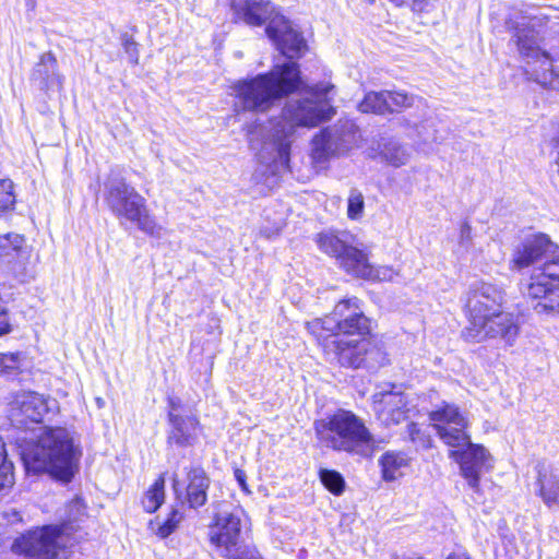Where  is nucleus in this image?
Segmentation results:
<instances>
[{
  "instance_id": "f257e3e1",
  "label": "nucleus",
  "mask_w": 559,
  "mask_h": 559,
  "mask_svg": "<svg viewBox=\"0 0 559 559\" xmlns=\"http://www.w3.org/2000/svg\"><path fill=\"white\" fill-rule=\"evenodd\" d=\"M333 91L334 85L328 82L307 87L308 96L288 100L281 118L270 122L266 135H262V128L249 132L250 146L259 151L261 158L287 167L290 143L297 128H314L334 116L335 110L331 105Z\"/></svg>"
},
{
  "instance_id": "f03ea898",
  "label": "nucleus",
  "mask_w": 559,
  "mask_h": 559,
  "mask_svg": "<svg viewBox=\"0 0 559 559\" xmlns=\"http://www.w3.org/2000/svg\"><path fill=\"white\" fill-rule=\"evenodd\" d=\"M506 295L502 288L487 282H475L465 296L467 325L462 335L466 341L481 343L499 341L513 346L520 334L519 317L504 311Z\"/></svg>"
},
{
  "instance_id": "7ed1b4c3",
  "label": "nucleus",
  "mask_w": 559,
  "mask_h": 559,
  "mask_svg": "<svg viewBox=\"0 0 559 559\" xmlns=\"http://www.w3.org/2000/svg\"><path fill=\"white\" fill-rule=\"evenodd\" d=\"M533 267L524 294L538 299L537 313L559 312V251L545 235L526 239L519 245L510 260V269L522 271Z\"/></svg>"
},
{
  "instance_id": "20e7f679",
  "label": "nucleus",
  "mask_w": 559,
  "mask_h": 559,
  "mask_svg": "<svg viewBox=\"0 0 559 559\" xmlns=\"http://www.w3.org/2000/svg\"><path fill=\"white\" fill-rule=\"evenodd\" d=\"M429 418L433 421L440 439L449 447L457 449L451 452V457L460 464L461 475L469 488L479 492L480 475L492 468L491 456L484 447L471 442L466 432V417L455 405L444 404L431 412Z\"/></svg>"
},
{
  "instance_id": "39448f33",
  "label": "nucleus",
  "mask_w": 559,
  "mask_h": 559,
  "mask_svg": "<svg viewBox=\"0 0 559 559\" xmlns=\"http://www.w3.org/2000/svg\"><path fill=\"white\" fill-rule=\"evenodd\" d=\"M80 455L71 433L61 427L44 428L37 439L22 451L28 472H46L62 481H70L74 476Z\"/></svg>"
},
{
  "instance_id": "423d86ee",
  "label": "nucleus",
  "mask_w": 559,
  "mask_h": 559,
  "mask_svg": "<svg viewBox=\"0 0 559 559\" xmlns=\"http://www.w3.org/2000/svg\"><path fill=\"white\" fill-rule=\"evenodd\" d=\"M300 86L301 78L297 62L289 60L276 63L270 72L239 81L233 86L235 108L264 112Z\"/></svg>"
},
{
  "instance_id": "0eeeda50",
  "label": "nucleus",
  "mask_w": 559,
  "mask_h": 559,
  "mask_svg": "<svg viewBox=\"0 0 559 559\" xmlns=\"http://www.w3.org/2000/svg\"><path fill=\"white\" fill-rule=\"evenodd\" d=\"M318 439L334 451L367 455L374 443L372 433L356 414L338 409L326 419L314 423Z\"/></svg>"
},
{
  "instance_id": "6e6552de",
  "label": "nucleus",
  "mask_w": 559,
  "mask_h": 559,
  "mask_svg": "<svg viewBox=\"0 0 559 559\" xmlns=\"http://www.w3.org/2000/svg\"><path fill=\"white\" fill-rule=\"evenodd\" d=\"M104 201L118 219L135 224L151 237H162L163 227L150 214L145 198L120 175L112 173L104 182Z\"/></svg>"
},
{
  "instance_id": "1a4fd4ad",
  "label": "nucleus",
  "mask_w": 559,
  "mask_h": 559,
  "mask_svg": "<svg viewBox=\"0 0 559 559\" xmlns=\"http://www.w3.org/2000/svg\"><path fill=\"white\" fill-rule=\"evenodd\" d=\"M511 41L527 60L532 80L545 87H559V34L552 38L548 50H542L537 32L523 23L514 27Z\"/></svg>"
},
{
  "instance_id": "9d476101",
  "label": "nucleus",
  "mask_w": 559,
  "mask_h": 559,
  "mask_svg": "<svg viewBox=\"0 0 559 559\" xmlns=\"http://www.w3.org/2000/svg\"><path fill=\"white\" fill-rule=\"evenodd\" d=\"M245 511L239 506L219 504L210 540L226 559H260L259 552L241 535Z\"/></svg>"
},
{
  "instance_id": "9b49d317",
  "label": "nucleus",
  "mask_w": 559,
  "mask_h": 559,
  "mask_svg": "<svg viewBox=\"0 0 559 559\" xmlns=\"http://www.w3.org/2000/svg\"><path fill=\"white\" fill-rule=\"evenodd\" d=\"M70 543L69 524H49L15 538L12 550L25 559H59Z\"/></svg>"
},
{
  "instance_id": "f8f14e48",
  "label": "nucleus",
  "mask_w": 559,
  "mask_h": 559,
  "mask_svg": "<svg viewBox=\"0 0 559 559\" xmlns=\"http://www.w3.org/2000/svg\"><path fill=\"white\" fill-rule=\"evenodd\" d=\"M358 138V129L353 122H338L314 135L312 158L317 164H323L330 157L349 151L356 145Z\"/></svg>"
},
{
  "instance_id": "ddd939ff",
  "label": "nucleus",
  "mask_w": 559,
  "mask_h": 559,
  "mask_svg": "<svg viewBox=\"0 0 559 559\" xmlns=\"http://www.w3.org/2000/svg\"><path fill=\"white\" fill-rule=\"evenodd\" d=\"M323 350L331 361L348 368L361 367L367 364L369 356L378 353L370 349L369 341L364 337L349 340L338 334L331 335L325 340Z\"/></svg>"
},
{
  "instance_id": "4468645a",
  "label": "nucleus",
  "mask_w": 559,
  "mask_h": 559,
  "mask_svg": "<svg viewBox=\"0 0 559 559\" xmlns=\"http://www.w3.org/2000/svg\"><path fill=\"white\" fill-rule=\"evenodd\" d=\"M265 33L281 53L289 59L299 57L307 48L301 34L281 13L272 17L265 28Z\"/></svg>"
},
{
  "instance_id": "2eb2a0df",
  "label": "nucleus",
  "mask_w": 559,
  "mask_h": 559,
  "mask_svg": "<svg viewBox=\"0 0 559 559\" xmlns=\"http://www.w3.org/2000/svg\"><path fill=\"white\" fill-rule=\"evenodd\" d=\"M48 400L36 392L19 393L10 409V419L19 428H27L29 424H38L48 413Z\"/></svg>"
},
{
  "instance_id": "dca6fc26",
  "label": "nucleus",
  "mask_w": 559,
  "mask_h": 559,
  "mask_svg": "<svg viewBox=\"0 0 559 559\" xmlns=\"http://www.w3.org/2000/svg\"><path fill=\"white\" fill-rule=\"evenodd\" d=\"M353 237L343 233L334 235L331 233H322L318 235L317 243L319 248L326 254L335 257L341 266L352 274L364 251L352 245Z\"/></svg>"
},
{
  "instance_id": "f3484780",
  "label": "nucleus",
  "mask_w": 559,
  "mask_h": 559,
  "mask_svg": "<svg viewBox=\"0 0 559 559\" xmlns=\"http://www.w3.org/2000/svg\"><path fill=\"white\" fill-rule=\"evenodd\" d=\"M373 408L385 426L397 425L407 418L409 412L406 396L397 392H379L373 395Z\"/></svg>"
},
{
  "instance_id": "a211bd4d",
  "label": "nucleus",
  "mask_w": 559,
  "mask_h": 559,
  "mask_svg": "<svg viewBox=\"0 0 559 559\" xmlns=\"http://www.w3.org/2000/svg\"><path fill=\"white\" fill-rule=\"evenodd\" d=\"M233 19L251 26L270 23L277 9L269 0H237L231 3Z\"/></svg>"
},
{
  "instance_id": "6ab92c4d",
  "label": "nucleus",
  "mask_w": 559,
  "mask_h": 559,
  "mask_svg": "<svg viewBox=\"0 0 559 559\" xmlns=\"http://www.w3.org/2000/svg\"><path fill=\"white\" fill-rule=\"evenodd\" d=\"M31 80L45 92L63 90L64 76L59 71L58 60L51 51L40 55L31 73Z\"/></svg>"
},
{
  "instance_id": "aec40b11",
  "label": "nucleus",
  "mask_w": 559,
  "mask_h": 559,
  "mask_svg": "<svg viewBox=\"0 0 559 559\" xmlns=\"http://www.w3.org/2000/svg\"><path fill=\"white\" fill-rule=\"evenodd\" d=\"M168 421L171 426L167 437L168 443L186 448L198 441L200 421L195 415L168 412Z\"/></svg>"
},
{
  "instance_id": "412c9836",
  "label": "nucleus",
  "mask_w": 559,
  "mask_h": 559,
  "mask_svg": "<svg viewBox=\"0 0 559 559\" xmlns=\"http://www.w3.org/2000/svg\"><path fill=\"white\" fill-rule=\"evenodd\" d=\"M210 479L202 467H191L188 471V485L186 488V501L192 509L205 504Z\"/></svg>"
},
{
  "instance_id": "4be33fe9",
  "label": "nucleus",
  "mask_w": 559,
  "mask_h": 559,
  "mask_svg": "<svg viewBox=\"0 0 559 559\" xmlns=\"http://www.w3.org/2000/svg\"><path fill=\"white\" fill-rule=\"evenodd\" d=\"M411 459L402 451H386L379 459L382 478L394 481L404 476L409 466Z\"/></svg>"
},
{
  "instance_id": "5701e85b",
  "label": "nucleus",
  "mask_w": 559,
  "mask_h": 559,
  "mask_svg": "<svg viewBox=\"0 0 559 559\" xmlns=\"http://www.w3.org/2000/svg\"><path fill=\"white\" fill-rule=\"evenodd\" d=\"M36 263L37 257H33L32 249L24 242L17 254L13 258V262H8L5 265L16 277L27 281L35 277Z\"/></svg>"
},
{
  "instance_id": "b1692460",
  "label": "nucleus",
  "mask_w": 559,
  "mask_h": 559,
  "mask_svg": "<svg viewBox=\"0 0 559 559\" xmlns=\"http://www.w3.org/2000/svg\"><path fill=\"white\" fill-rule=\"evenodd\" d=\"M333 325L334 334H338L340 336H348L358 335L360 337L365 336L369 333V320L364 314L362 311L354 312V316H349L348 319H343L340 323H333V321H328Z\"/></svg>"
},
{
  "instance_id": "393cba45",
  "label": "nucleus",
  "mask_w": 559,
  "mask_h": 559,
  "mask_svg": "<svg viewBox=\"0 0 559 559\" xmlns=\"http://www.w3.org/2000/svg\"><path fill=\"white\" fill-rule=\"evenodd\" d=\"M352 275L365 280L392 281L395 273L391 267L380 266L374 269L368 261L367 254L362 252L361 259L358 260Z\"/></svg>"
},
{
  "instance_id": "a878e982",
  "label": "nucleus",
  "mask_w": 559,
  "mask_h": 559,
  "mask_svg": "<svg viewBox=\"0 0 559 559\" xmlns=\"http://www.w3.org/2000/svg\"><path fill=\"white\" fill-rule=\"evenodd\" d=\"M388 96H390L388 90L369 92L358 104V109L365 114L385 115L392 109L391 103H388Z\"/></svg>"
},
{
  "instance_id": "bb28decb",
  "label": "nucleus",
  "mask_w": 559,
  "mask_h": 559,
  "mask_svg": "<svg viewBox=\"0 0 559 559\" xmlns=\"http://www.w3.org/2000/svg\"><path fill=\"white\" fill-rule=\"evenodd\" d=\"M539 496L551 507L559 504V478L554 474L538 473Z\"/></svg>"
},
{
  "instance_id": "cd10ccee",
  "label": "nucleus",
  "mask_w": 559,
  "mask_h": 559,
  "mask_svg": "<svg viewBox=\"0 0 559 559\" xmlns=\"http://www.w3.org/2000/svg\"><path fill=\"white\" fill-rule=\"evenodd\" d=\"M165 500V475L162 474L145 492L142 499L143 508L146 512H155Z\"/></svg>"
},
{
  "instance_id": "c85d7f7f",
  "label": "nucleus",
  "mask_w": 559,
  "mask_h": 559,
  "mask_svg": "<svg viewBox=\"0 0 559 559\" xmlns=\"http://www.w3.org/2000/svg\"><path fill=\"white\" fill-rule=\"evenodd\" d=\"M25 242L23 236L19 234H7L0 236V260L5 265L8 262H13V258L20 251V248Z\"/></svg>"
},
{
  "instance_id": "c756f323",
  "label": "nucleus",
  "mask_w": 559,
  "mask_h": 559,
  "mask_svg": "<svg viewBox=\"0 0 559 559\" xmlns=\"http://www.w3.org/2000/svg\"><path fill=\"white\" fill-rule=\"evenodd\" d=\"M182 520L183 514L179 510L173 509L163 523L151 521L150 528L160 538H166L177 530Z\"/></svg>"
},
{
  "instance_id": "7c9ffc66",
  "label": "nucleus",
  "mask_w": 559,
  "mask_h": 559,
  "mask_svg": "<svg viewBox=\"0 0 559 559\" xmlns=\"http://www.w3.org/2000/svg\"><path fill=\"white\" fill-rule=\"evenodd\" d=\"M359 302L360 300L356 297L338 301L329 316L330 320H333V323H340L343 319H348L349 316H354V312L362 311Z\"/></svg>"
},
{
  "instance_id": "2f4dec72",
  "label": "nucleus",
  "mask_w": 559,
  "mask_h": 559,
  "mask_svg": "<svg viewBox=\"0 0 559 559\" xmlns=\"http://www.w3.org/2000/svg\"><path fill=\"white\" fill-rule=\"evenodd\" d=\"M381 154L383 158L394 167L405 165L409 158L407 150L396 142L385 144Z\"/></svg>"
},
{
  "instance_id": "473e14b6",
  "label": "nucleus",
  "mask_w": 559,
  "mask_h": 559,
  "mask_svg": "<svg viewBox=\"0 0 559 559\" xmlns=\"http://www.w3.org/2000/svg\"><path fill=\"white\" fill-rule=\"evenodd\" d=\"M388 103H391L392 109L388 114L394 111H402L404 109L413 107L416 102H420V98L413 94H408L405 91H389Z\"/></svg>"
},
{
  "instance_id": "72a5a7b5",
  "label": "nucleus",
  "mask_w": 559,
  "mask_h": 559,
  "mask_svg": "<svg viewBox=\"0 0 559 559\" xmlns=\"http://www.w3.org/2000/svg\"><path fill=\"white\" fill-rule=\"evenodd\" d=\"M15 204L14 183L11 179H0V217L12 211Z\"/></svg>"
},
{
  "instance_id": "f704fd0d",
  "label": "nucleus",
  "mask_w": 559,
  "mask_h": 559,
  "mask_svg": "<svg viewBox=\"0 0 559 559\" xmlns=\"http://www.w3.org/2000/svg\"><path fill=\"white\" fill-rule=\"evenodd\" d=\"M13 485V465L7 459V450L0 438V492Z\"/></svg>"
},
{
  "instance_id": "c9c22d12",
  "label": "nucleus",
  "mask_w": 559,
  "mask_h": 559,
  "mask_svg": "<svg viewBox=\"0 0 559 559\" xmlns=\"http://www.w3.org/2000/svg\"><path fill=\"white\" fill-rule=\"evenodd\" d=\"M85 515V506L81 498L75 497L67 506V519L62 523L69 524L70 537L75 532L74 524Z\"/></svg>"
},
{
  "instance_id": "e433bc0d",
  "label": "nucleus",
  "mask_w": 559,
  "mask_h": 559,
  "mask_svg": "<svg viewBox=\"0 0 559 559\" xmlns=\"http://www.w3.org/2000/svg\"><path fill=\"white\" fill-rule=\"evenodd\" d=\"M24 356L22 353H0V373L11 376L20 371Z\"/></svg>"
},
{
  "instance_id": "4c0bfd02",
  "label": "nucleus",
  "mask_w": 559,
  "mask_h": 559,
  "mask_svg": "<svg viewBox=\"0 0 559 559\" xmlns=\"http://www.w3.org/2000/svg\"><path fill=\"white\" fill-rule=\"evenodd\" d=\"M331 321L329 316L324 318L314 319L311 322H307V329L310 333H312L319 341L324 344L325 340L331 335H335L333 331V325L328 323Z\"/></svg>"
},
{
  "instance_id": "58836bf2",
  "label": "nucleus",
  "mask_w": 559,
  "mask_h": 559,
  "mask_svg": "<svg viewBox=\"0 0 559 559\" xmlns=\"http://www.w3.org/2000/svg\"><path fill=\"white\" fill-rule=\"evenodd\" d=\"M320 479L324 487L332 493L341 495L343 492L345 481L340 473L330 469H321Z\"/></svg>"
},
{
  "instance_id": "ea45409f",
  "label": "nucleus",
  "mask_w": 559,
  "mask_h": 559,
  "mask_svg": "<svg viewBox=\"0 0 559 559\" xmlns=\"http://www.w3.org/2000/svg\"><path fill=\"white\" fill-rule=\"evenodd\" d=\"M364 197L360 192L353 190L348 197L347 216L350 219H358L364 212Z\"/></svg>"
},
{
  "instance_id": "a19ab883",
  "label": "nucleus",
  "mask_w": 559,
  "mask_h": 559,
  "mask_svg": "<svg viewBox=\"0 0 559 559\" xmlns=\"http://www.w3.org/2000/svg\"><path fill=\"white\" fill-rule=\"evenodd\" d=\"M122 46H123L124 52L128 55L129 61L133 64H138L139 50H138V44L133 40V38L124 35L123 39H122Z\"/></svg>"
},
{
  "instance_id": "79ce46f5",
  "label": "nucleus",
  "mask_w": 559,
  "mask_h": 559,
  "mask_svg": "<svg viewBox=\"0 0 559 559\" xmlns=\"http://www.w3.org/2000/svg\"><path fill=\"white\" fill-rule=\"evenodd\" d=\"M459 243L464 248H468L472 243V227L467 222H464L461 225Z\"/></svg>"
},
{
  "instance_id": "37998d69",
  "label": "nucleus",
  "mask_w": 559,
  "mask_h": 559,
  "mask_svg": "<svg viewBox=\"0 0 559 559\" xmlns=\"http://www.w3.org/2000/svg\"><path fill=\"white\" fill-rule=\"evenodd\" d=\"M234 475H235L236 480H237V481H238V484L240 485L241 489H242L245 492L249 493V492H250V490H249L248 485H247V481H246V479H247L246 472H245V471H242V469H240V468H235V471H234Z\"/></svg>"
},
{
  "instance_id": "c03bdc74",
  "label": "nucleus",
  "mask_w": 559,
  "mask_h": 559,
  "mask_svg": "<svg viewBox=\"0 0 559 559\" xmlns=\"http://www.w3.org/2000/svg\"><path fill=\"white\" fill-rule=\"evenodd\" d=\"M11 332V325L8 320L7 311L0 313V336Z\"/></svg>"
},
{
  "instance_id": "a18cd8bd",
  "label": "nucleus",
  "mask_w": 559,
  "mask_h": 559,
  "mask_svg": "<svg viewBox=\"0 0 559 559\" xmlns=\"http://www.w3.org/2000/svg\"><path fill=\"white\" fill-rule=\"evenodd\" d=\"M181 406V402L179 399H169V412H174V414H179L178 411Z\"/></svg>"
},
{
  "instance_id": "49530a36",
  "label": "nucleus",
  "mask_w": 559,
  "mask_h": 559,
  "mask_svg": "<svg viewBox=\"0 0 559 559\" xmlns=\"http://www.w3.org/2000/svg\"><path fill=\"white\" fill-rule=\"evenodd\" d=\"M448 559H471V558L467 555L462 554V555H451L448 557Z\"/></svg>"
},
{
  "instance_id": "de8ad7c7",
  "label": "nucleus",
  "mask_w": 559,
  "mask_h": 559,
  "mask_svg": "<svg viewBox=\"0 0 559 559\" xmlns=\"http://www.w3.org/2000/svg\"><path fill=\"white\" fill-rule=\"evenodd\" d=\"M178 485H179L178 478H177V476H175L173 479V487L176 492H178Z\"/></svg>"
},
{
  "instance_id": "09e8293b",
  "label": "nucleus",
  "mask_w": 559,
  "mask_h": 559,
  "mask_svg": "<svg viewBox=\"0 0 559 559\" xmlns=\"http://www.w3.org/2000/svg\"><path fill=\"white\" fill-rule=\"evenodd\" d=\"M390 1L395 3L396 5H401L404 3V0H390Z\"/></svg>"
},
{
  "instance_id": "8fccbe9b",
  "label": "nucleus",
  "mask_w": 559,
  "mask_h": 559,
  "mask_svg": "<svg viewBox=\"0 0 559 559\" xmlns=\"http://www.w3.org/2000/svg\"><path fill=\"white\" fill-rule=\"evenodd\" d=\"M97 404L100 406L103 404V400L102 399H97Z\"/></svg>"
},
{
  "instance_id": "3c124183",
  "label": "nucleus",
  "mask_w": 559,
  "mask_h": 559,
  "mask_svg": "<svg viewBox=\"0 0 559 559\" xmlns=\"http://www.w3.org/2000/svg\"><path fill=\"white\" fill-rule=\"evenodd\" d=\"M369 2H373L374 0H368Z\"/></svg>"
}]
</instances>
